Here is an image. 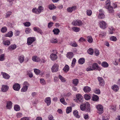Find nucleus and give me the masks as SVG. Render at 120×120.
Wrapping results in <instances>:
<instances>
[{"mask_svg":"<svg viewBox=\"0 0 120 120\" xmlns=\"http://www.w3.org/2000/svg\"><path fill=\"white\" fill-rule=\"evenodd\" d=\"M80 109L82 111H84L86 109L87 112H90V105L88 102L85 104H82L80 105Z\"/></svg>","mask_w":120,"mask_h":120,"instance_id":"1","label":"nucleus"},{"mask_svg":"<svg viewBox=\"0 0 120 120\" xmlns=\"http://www.w3.org/2000/svg\"><path fill=\"white\" fill-rule=\"evenodd\" d=\"M76 98L77 99L76 101L77 102H82L83 101V97L79 94H78L76 95Z\"/></svg>","mask_w":120,"mask_h":120,"instance_id":"2","label":"nucleus"},{"mask_svg":"<svg viewBox=\"0 0 120 120\" xmlns=\"http://www.w3.org/2000/svg\"><path fill=\"white\" fill-rule=\"evenodd\" d=\"M36 40V38L34 37H29L27 38V44L28 45H31Z\"/></svg>","mask_w":120,"mask_h":120,"instance_id":"3","label":"nucleus"},{"mask_svg":"<svg viewBox=\"0 0 120 120\" xmlns=\"http://www.w3.org/2000/svg\"><path fill=\"white\" fill-rule=\"evenodd\" d=\"M59 65L57 64H54L51 68L52 71V72H56L58 71Z\"/></svg>","mask_w":120,"mask_h":120,"instance_id":"4","label":"nucleus"},{"mask_svg":"<svg viewBox=\"0 0 120 120\" xmlns=\"http://www.w3.org/2000/svg\"><path fill=\"white\" fill-rule=\"evenodd\" d=\"M96 108L99 111V114H101L103 112V107L101 105H98L96 106Z\"/></svg>","mask_w":120,"mask_h":120,"instance_id":"5","label":"nucleus"},{"mask_svg":"<svg viewBox=\"0 0 120 120\" xmlns=\"http://www.w3.org/2000/svg\"><path fill=\"white\" fill-rule=\"evenodd\" d=\"M20 87V85L18 83L14 84L13 86V89L15 90L18 91L19 90Z\"/></svg>","mask_w":120,"mask_h":120,"instance_id":"6","label":"nucleus"},{"mask_svg":"<svg viewBox=\"0 0 120 120\" xmlns=\"http://www.w3.org/2000/svg\"><path fill=\"white\" fill-rule=\"evenodd\" d=\"M98 79L100 85L103 86L104 85V81L102 77H98Z\"/></svg>","mask_w":120,"mask_h":120,"instance_id":"7","label":"nucleus"},{"mask_svg":"<svg viewBox=\"0 0 120 120\" xmlns=\"http://www.w3.org/2000/svg\"><path fill=\"white\" fill-rule=\"evenodd\" d=\"M100 26L101 28L105 29L107 25L105 22L102 21L100 22Z\"/></svg>","mask_w":120,"mask_h":120,"instance_id":"8","label":"nucleus"},{"mask_svg":"<svg viewBox=\"0 0 120 120\" xmlns=\"http://www.w3.org/2000/svg\"><path fill=\"white\" fill-rule=\"evenodd\" d=\"M8 89L9 87L5 85H2L1 90L3 92H5L8 90Z\"/></svg>","mask_w":120,"mask_h":120,"instance_id":"9","label":"nucleus"},{"mask_svg":"<svg viewBox=\"0 0 120 120\" xmlns=\"http://www.w3.org/2000/svg\"><path fill=\"white\" fill-rule=\"evenodd\" d=\"M75 6H73L71 7H69L67 9V11L69 12H71L75 10L76 9Z\"/></svg>","mask_w":120,"mask_h":120,"instance_id":"10","label":"nucleus"},{"mask_svg":"<svg viewBox=\"0 0 120 120\" xmlns=\"http://www.w3.org/2000/svg\"><path fill=\"white\" fill-rule=\"evenodd\" d=\"M45 101L46 103L47 106L49 105L51 103L50 98L49 97L46 98L45 100Z\"/></svg>","mask_w":120,"mask_h":120,"instance_id":"11","label":"nucleus"},{"mask_svg":"<svg viewBox=\"0 0 120 120\" xmlns=\"http://www.w3.org/2000/svg\"><path fill=\"white\" fill-rule=\"evenodd\" d=\"M12 103L11 101H8L7 103L6 107L8 109H10L12 107Z\"/></svg>","mask_w":120,"mask_h":120,"instance_id":"12","label":"nucleus"},{"mask_svg":"<svg viewBox=\"0 0 120 120\" xmlns=\"http://www.w3.org/2000/svg\"><path fill=\"white\" fill-rule=\"evenodd\" d=\"M33 29L35 31L37 32L38 33H39L41 34H43V32L42 30L39 28L34 27L33 28Z\"/></svg>","mask_w":120,"mask_h":120,"instance_id":"13","label":"nucleus"},{"mask_svg":"<svg viewBox=\"0 0 120 120\" xmlns=\"http://www.w3.org/2000/svg\"><path fill=\"white\" fill-rule=\"evenodd\" d=\"M1 74L3 75V78L5 79H8L10 77V76L6 73L1 72Z\"/></svg>","mask_w":120,"mask_h":120,"instance_id":"14","label":"nucleus"},{"mask_svg":"<svg viewBox=\"0 0 120 120\" xmlns=\"http://www.w3.org/2000/svg\"><path fill=\"white\" fill-rule=\"evenodd\" d=\"M50 58L52 60H54L57 59V56L56 54L52 53L50 55Z\"/></svg>","mask_w":120,"mask_h":120,"instance_id":"15","label":"nucleus"},{"mask_svg":"<svg viewBox=\"0 0 120 120\" xmlns=\"http://www.w3.org/2000/svg\"><path fill=\"white\" fill-rule=\"evenodd\" d=\"M84 91L86 93H88L90 92L91 89L90 87L87 86H85L83 88Z\"/></svg>","mask_w":120,"mask_h":120,"instance_id":"16","label":"nucleus"},{"mask_svg":"<svg viewBox=\"0 0 120 120\" xmlns=\"http://www.w3.org/2000/svg\"><path fill=\"white\" fill-rule=\"evenodd\" d=\"M73 113L74 116L76 118H79L80 117V116L78 114V112L77 110H74L73 111Z\"/></svg>","mask_w":120,"mask_h":120,"instance_id":"17","label":"nucleus"},{"mask_svg":"<svg viewBox=\"0 0 120 120\" xmlns=\"http://www.w3.org/2000/svg\"><path fill=\"white\" fill-rule=\"evenodd\" d=\"M106 4L105 7L106 9L109 7L110 6H110L111 2L110 0H107L106 2Z\"/></svg>","mask_w":120,"mask_h":120,"instance_id":"18","label":"nucleus"},{"mask_svg":"<svg viewBox=\"0 0 120 120\" xmlns=\"http://www.w3.org/2000/svg\"><path fill=\"white\" fill-rule=\"evenodd\" d=\"M112 89L115 91L116 92L118 90L119 88L118 86L117 85H114L113 86H112Z\"/></svg>","mask_w":120,"mask_h":120,"instance_id":"19","label":"nucleus"},{"mask_svg":"<svg viewBox=\"0 0 120 120\" xmlns=\"http://www.w3.org/2000/svg\"><path fill=\"white\" fill-rule=\"evenodd\" d=\"M73 53L71 52H68L66 55L67 57L70 59L72 58L73 57Z\"/></svg>","mask_w":120,"mask_h":120,"instance_id":"20","label":"nucleus"},{"mask_svg":"<svg viewBox=\"0 0 120 120\" xmlns=\"http://www.w3.org/2000/svg\"><path fill=\"white\" fill-rule=\"evenodd\" d=\"M98 96L96 95H93L92 97V100L93 101H98L99 100Z\"/></svg>","mask_w":120,"mask_h":120,"instance_id":"21","label":"nucleus"},{"mask_svg":"<svg viewBox=\"0 0 120 120\" xmlns=\"http://www.w3.org/2000/svg\"><path fill=\"white\" fill-rule=\"evenodd\" d=\"M69 67L67 65H66L63 68V71L65 72H67L69 70Z\"/></svg>","mask_w":120,"mask_h":120,"instance_id":"22","label":"nucleus"},{"mask_svg":"<svg viewBox=\"0 0 120 120\" xmlns=\"http://www.w3.org/2000/svg\"><path fill=\"white\" fill-rule=\"evenodd\" d=\"M108 10V12L109 13H113L114 12V11L113 9V7L112 6H110L109 8L107 9Z\"/></svg>","mask_w":120,"mask_h":120,"instance_id":"23","label":"nucleus"},{"mask_svg":"<svg viewBox=\"0 0 120 120\" xmlns=\"http://www.w3.org/2000/svg\"><path fill=\"white\" fill-rule=\"evenodd\" d=\"M38 12H37V14H38L41 13L43 10V7L41 6H39L38 8L37 9Z\"/></svg>","mask_w":120,"mask_h":120,"instance_id":"24","label":"nucleus"},{"mask_svg":"<svg viewBox=\"0 0 120 120\" xmlns=\"http://www.w3.org/2000/svg\"><path fill=\"white\" fill-rule=\"evenodd\" d=\"M32 60L34 61L38 62L40 61V60L38 57L34 56L32 57Z\"/></svg>","mask_w":120,"mask_h":120,"instance_id":"25","label":"nucleus"},{"mask_svg":"<svg viewBox=\"0 0 120 120\" xmlns=\"http://www.w3.org/2000/svg\"><path fill=\"white\" fill-rule=\"evenodd\" d=\"M53 32L54 34L55 35H58L60 32V30L58 28H55L52 31Z\"/></svg>","mask_w":120,"mask_h":120,"instance_id":"26","label":"nucleus"},{"mask_svg":"<svg viewBox=\"0 0 120 120\" xmlns=\"http://www.w3.org/2000/svg\"><path fill=\"white\" fill-rule=\"evenodd\" d=\"M99 67L98 64L97 63H94L92 65V68L93 70H94L96 69H99Z\"/></svg>","mask_w":120,"mask_h":120,"instance_id":"27","label":"nucleus"},{"mask_svg":"<svg viewBox=\"0 0 120 120\" xmlns=\"http://www.w3.org/2000/svg\"><path fill=\"white\" fill-rule=\"evenodd\" d=\"M16 48V45L15 44L13 45H11L8 48V49L10 50L15 49Z\"/></svg>","mask_w":120,"mask_h":120,"instance_id":"28","label":"nucleus"},{"mask_svg":"<svg viewBox=\"0 0 120 120\" xmlns=\"http://www.w3.org/2000/svg\"><path fill=\"white\" fill-rule=\"evenodd\" d=\"M87 41L90 43H91L93 42V40L91 36H89L87 37Z\"/></svg>","mask_w":120,"mask_h":120,"instance_id":"29","label":"nucleus"},{"mask_svg":"<svg viewBox=\"0 0 120 120\" xmlns=\"http://www.w3.org/2000/svg\"><path fill=\"white\" fill-rule=\"evenodd\" d=\"M101 65L104 68L107 67L109 66L108 64L105 61L103 62L101 64Z\"/></svg>","mask_w":120,"mask_h":120,"instance_id":"30","label":"nucleus"},{"mask_svg":"<svg viewBox=\"0 0 120 120\" xmlns=\"http://www.w3.org/2000/svg\"><path fill=\"white\" fill-rule=\"evenodd\" d=\"M24 57L23 56H22L19 57V60L21 63L23 62L24 60Z\"/></svg>","mask_w":120,"mask_h":120,"instance_id":"31","label":"nucleus"},{"mask_svg":"<svg viewBox=\"0 0 120 120\" xmlns=\"http://www.w3.org/2000/svg\"><path fill=\"white\" fill-rule=\"evenodd\" d=\"M12 35L13 33L12 31H10L5 34V36L11 37L12 36Z\"/></svg>","mask_w":120,"mask_h":120,"instance_id":"32","label":"nucleus"},{"mask_svg":"<svg viewBox=\"0 0 120 120\" xmlns=\"http://www.w3.org/2000/svg\"><path fill=\"white\" fill-rule=\"evenodd\" d=\"M84 98L86 100H89L91 98L90 96V95L87 94H86L84 95Z\"/></svg>","mask_w":120,"mask_h":120,"instance_id":"33","label":"nucleus"},{"mask_svg":"<svg viewBox=\"0 0 120 120\" xmlns=\"http://www.w3.org/2000/svg\"><path fill=\"white\" fill-rule=\"evenodd\" d=\"M85 61V60L83 58H81L79 59L78 62L79 64H82L84 63Z\"/></svg>","mask_w":120,"mask_h":120,"instance_id":"34","label":"nucleus"},{"mask_svg":"<svg viewBox=\"0 0 120 120\" xmlns=\"http://www.w3.org/2000/svg\"><path fill=\"white\" fill-rule=\"evenodd\" d=\"M48 8L50 10H51L54 9L56 7L53 4H52L49 5Z\"/></svg>","mask_w":120,"mask_h":120,"instance_id":"35","label":"nucleus"},{"mask_svg":"<svg viewBox=\"0 0 120 120\" xmlns=\"http://www.w3.org/2000/svg\"><path fill=\"white\" fill-rule=\"evenodd\" d=\"M105 15L103 13H100L98 16V18L99 19H102L105 18Z\"/></svg>","mask_w":120,"mask_h":120,"instance_id":"36","label":"nucleus"},{"mask_svg":"<svg viewBox=\"0 0 120 120\" xmlns=\"http://www.w3.org/2000/svg\"><path fill=\"white\" fill-rule=\"evenodd\" d=\"M3 44L5 45L8 46L10 44V41L9 40L5 41H3Z\"/></svg>","mask_w":120,"mask_h":120,"instance_id":"37","label":"nucleus"},{"mask_svg":"<svg viewBox=\"0 0 120 120\" xmlns=\"http://www.w3.org/2000/svg\"><path fill=\"white\" fill-rule=\"evenodd\" d=\"M72 83L75 85V86H77L79 83V80L77 79H75L72 80Z\"/></svg>","mask_w":120,"mask_h":120,"instance_id":"38","label":"nucleus"},{"mask_svg":"<svg viewBox=\"0 0 120 120\" xmlns=\"http://www.w3.org/2000/svg\"><path fill=\"white\" fill-rule=\"evenodd\" d=\"M28 88V86H27L25 85L21 89V91L22 92H25L26 91Z\"/></svg>","mask_w":120,"mask_h":120,"instance_id":"39","label":"nucleus"},{"mask_svg":"<svg viewBox=\"0 0 120 120\" xmlns=\"http://www.w3.org/2000/svg\"><path fill=\"white\" fill-rule=\"evenodd\" d=\"M88 53L90 55H92L94 53L93 49L92 48H89L87 51Z\"/></svg>","mask_w":120,"mask_h":120,"instance_id":"40","label":"nucleus"},{"mask_svg":"<svg viewBox=\"0 0 120 120\" xmlns=\"http://www.w3.org/2000/svg\"><path fill=\"white\" fill-rule=\"evenodd\" d=\"M72 110V108L71 107H68L66 109V113L68 114L71 112Z\"/></svg>","mask_w":120,"mask_h":120,"instance_id":"41","label":"nucleus"},{"mask_svg":"<svg viewBox=\"0 0 120 120\" xmlns=\"http://www.w3.org/2000/svg\"><path fill=\"white\" fill-rule=\"evenodd\" d=\"M59 78L60 79L61 81L63 82H64L66 81L65 79L61 75H59L58 76Z\"/></svg>","mask_w":120,"mask_h":120,"instance_id":"42","label":"nucleus"},{"mask_svg":"<svg viewBox=\"0 0 120 120\" xmlns=\"http://www.w3.org/2000/svg\"><path fill=\"white\" fill-rule=\"evenodd\" d=\"M14 108L15 110L17 111L19 110L20 109L19 106L18 105H15Z\"/></svg>","mask_w":120,"mask_h":120,"instance_id":"43","label":"nucleus"},{"mask_svg":"<svg viewBox=\"0 0 120 120\" xmlns=\"http://www.w3.org/2000/svg\"><path fill=\"white\" fill-rule=\"evenodd\" d=\"M72 29L75 32H78L80 30L79 28L75 27H73L72 28Z\"/></svg>","mask_w":120,"mask_h":120,"instance_id":"44","label":"nucleus"},{"mask_svg":"<svg viewBox=\"0 0 120 120\" xmlns=\"http://www.w3.org/2000/svg\"><path fill=\"white\" fill-rule=\"evenodd\" d=\"M4 54L0 55V61H3L5 59Z\"/></svg>","mask_w":120,"mask_h":120,"instance_id":"45","label":"nucleus"},{"mask_svg":"<svg viewBox=\"0 0 120 120\" xmlns=\"http://www.w3.org/2000/svg\"><path fill=\"white\" fill-rule=\"evenodd\" d=\"M50 42L52 43L55 44L57 42V41L56 39H54L53 38L50 40Z\"/></svg>","mask_w":120,"mask_h":120,"instance_id":"46","label":"nucleus"},{"mask_svg":"<svg viewBox=\"0 0 120 120\" xmlns=\"http://www.w3.org/2000/svg\"><path fill=\"white\" fill-rule=\"evenodd\" d=\"M60 101L64 105H66L67 104V103L65 101L64 99V98L60 99Z\"/></svg>","mask_w":120,"mask_h":120,"instance_id":"47","label":"nucleus"},{"mask_svg":"<svg viewBox=\"0 0 120 120\" xmlns=\"http://www.w3.org/2000/svg\"><path fill=\"white\" fill-rule=\"evenodd\" d=\"M31 32V29L29 28H26V29L25 32L26 34H28Z\"/></svg>","mask_w":120,"mask_h":120,"instance_id":"48","label":"nucleus"},{"mask_svg":"<svg viewBox=\"0 0 120 120\" xmlns=\"http://www.w3.org/2000/svg\"><path fill=\"white\" fill-rule=\"evenodd\" d=\"M86 14L88 15L91 16L92 14V11L90 10H87L86 11Z\"/></svg>","mask_w":120,"mask_h":120,"instance_id":"49","label":"nucleus"},{"mask_svg":"<svg viewBox=\"0 0 120 120\" xmlns=\"http://www.w3.org/2000/svg\"><path fill=\"white\" fill-rule=\"evenodd\" d=\"M110 39L112 41H116L117 40V39L116 37L114 36H112L110 37Z\"/></svg>","mask_w":120,"mask_h":120,"instance_id":"50","label":"nucleus"},{"mask_svg":"<svg viewBox=\"0 0 120 120\" xmlns=\"http://www.w3.org/2000/svg\"><path fill=\"white\" fill-rule=\"evenodd\" d=\"M7 28L5 26L3 27L1 29V31L2 33H5L7 30Z\"/></svg>","mask_w":120,"mask_h":120,"instance_id":"51","label":"nucleus"},{"mask_svg":"<svg viewBox=\"0 0 120 120\" xmlns=\"http://www.w3.org/2000/svg\"><path fill=\"white\" fill-rule=\"evenodd\" d=\"M70 45L72 46L75 47L77 46V44L75 42L71 43L70 44Z\"/></svg>","mask_w":120,"mask_h":120,"instance_id":"52","label":"nucleus"},{"mask_svg":"<svg viewBox=\"0 0 120 120\" xmlns=\"http://www.w3.org/2000/svg\"><path fill=\"white\" fill-rule=\"evenodd\" d=\"M24 26H26L28 27L30 26V23L29 22H24L23 23Z\"/></svg>","mask_w":120,"mask_h":120,"instance_id":"53","label":"nucleus"},{"mask_svg":"<svg viewBox=\"0 0 120 120\" xmlns=\"http://www.w3.org/2000/svg\"><path fill=\"white\" fill-rule=\"evenodd\" d=\"M53 23L52 22H49L48 24V27L49 28H50L53 26Z\"/></svg>","mask_w":120,"mask_h":120,"instance_id":"54","label":"nucleus"},{"mask_svg":"<svg viewBox=\"0 0 120 120\" xmlns=\"http://www.w3.org/2000/svg\"><path fill=\"white\" fill-rule=\"evenodd\" d=\"M34 71L36 74L38 75L40 72V70L37 69H35L34 70Z\"/></svg>","mask_w":120,"mask_h":120,"instance_id":"55","label":"nucleus"},{"mask_svg":"<svg viewBox=\"0 0 120 120\" xmlns=\"http://www.w3.org/2000/svg\"><path fill=\"white\" fill-rule=\"evenodd\" d=\"M94 92L96 94H99L100 93V91L99 89H96L95 90H94Z\"/></svg>","mask_w":120,"mask_h":120,"instance_id":"56","label":"nucleus"},{"mask_svg":"<svg viewBox=\"0 0 120 120\" xmlns=\"http://www.w3.org/2000/svg\"><path fill=\"white\" fill-rule=\"evenodd\" d=\"M76 60L75 58H73L72 62V65H71L72 67H73V65H75V64L76 62Z\"/></svg>","mask_w":120,"mask_h":120,"instance_id":"57","label":"nucleus"},{"mask_svg":"<svg viewBox=\"0 0 120 120\" xmlns=\"http://www.w3.org/2000/svg\"><path fill=\"white\" fill-rule=\"evenodd\" d=\"M48 120H55L53 119V116L51 115H49L48 117Z\"/></svg>","mask_w":120,"mask_h":120,"instance_id":"58","label":"nucleus"},{"mask_svg":"<svg viewBox=\"0 0 120 120\" xmlns=\"http://www.w3.org/2000/svg\"><path fill=\"white\" fill-rule=\"evenodd\" d=\"M94 53L96 56H98L99 55V54L98 50L96 49L94 50Z\"/></svg>","mask_w":120,"mask_h":120,"instance_id":"59","label":"nucleus"},{"mask_svg":"<svg viewBox=\"0 0 120 120\" xmlns=\"http://www.w3.org/2000/svg\"><path fill=\"white\" fill-rule=\"evenodd\" d=\"M72 24L74 26H77L78 25V24H77V20L75 21H74L72 22Z\"/></svg>","mask_w":120,"mask_h":120,"instance_id":"60","label":"nucleus"},{"mask_svg":"<svg viewBox=\"0 0 120 120\" xmlns=\"http://www.w3.org/2000/svg\"><path fill=\"white\" fill-rule=\"evenodd\" d=\"M82 24V21L80 20H77V24H78L77 26H81Z\"/></svg>","mask_w":120,"mask_h":120,"instance_id":"61","label":"nucleus"},{"mask_svg":"<svg viewBox=\"0 0 120 120\" xmlns=\"http://www.w3.org/2000/svg\"><path fill=\"white\" fill-rule=\"evenodd\" d=\"M40 82L42 84H45V81L43 79H40Z\"/></svg>","mask_w":120,"mask_h":120,"instance_id":"62","label":"nucleus"},{"mask_svg":"<svg viewBox=\"0 0 120 120\" xmlns=\"http://www.w3.org/2000/svg\"><path fill=\"white\" fill-rule=\"evenodd\" d=\"M106 33L105 32L102 33L100 34V37H104L105 36Z\"/></svg>","mask_w":120,"mask_h":120,"instance_id":"63","label":"nucleus"},{"mask_svg":"<svg viewBox=\"0 0 120 120\" xmlns=\"http://www.w3.org/2000/svg\"><path fill=\"white\" fill-rule=\"evenodd\" d=\"M22 114L21 113H19L17 114V116L18 118H20L22 116Z\"/></svg>","mask_w":120,"mask_h":120,"instance_id":"64","label":"nucleus"}]
</instances>
